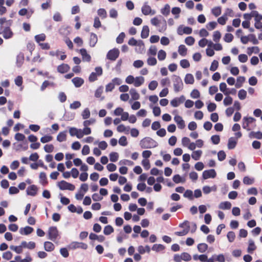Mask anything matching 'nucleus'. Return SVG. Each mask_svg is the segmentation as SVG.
<instances>
[{
	"label": "nucleus",
	"mask_w": 262,
	"mask_h": 262,
	"mask_svg": "<svg viewBox=\"0 0 262 262\" xmlns=\"http://www.w3.org/2000/svg\"><path fill=\"white\" fill-rule=\"evenodd\" d=\"M119 158V155L116 152H112L110 154V159L112 162H116Z\"/></svg>",
	"instance_id": "nucleus-49"
},
{
	"label": "nucleus",
	"mask_w": 262,
	"mask_h": 262,
	"mask_svg": "<svg viewBox=\"0 0 262 262\" xmlns=\"http://www.w3.org/2000/svg\"><path fill=\"white\" fill-rule=\"evenodd\" d=\"M13 35V33L9 28H6L3 32V37L6 39L11 38Z\"/></svg>",
	"instance_id": "nucleus-31"
},
{
	"label": "nucleus",
	"mask_w": 262,
	"mask_h": 262,
	"mask_svg": "<svg viewBox=\"0 0 262 262\" xmlns=\"http://www.w3.org/2000/svg\"><path fill=\"white\" fill-rule=\"evenodd\" d=\"M129 94L131 95L132 99L134 100H137L140 98L139 94L138 93L137 91L134 88H132L129 90Z\"/></svg>",
	"instance_id": "nucleus-21"
},
{
	"label": "nucleus",
	"mask_w": 262,
	"mask_h": 262,
	"mask_svg": "<svg viewBox=\"0 0 262 262\" xmlns=\"http://www.w3.org/2000/svg\"><path fill=\"white\" fill-rule=\"evenodd\" d=\"M185 100L184 96H181L178 98H175L170 101V104L173 107H178L180 104L182 103Z\"/></svg>",
	"instance_id": "nucleus-12"
},
{
	"label": "nucleus",
	"mask_w": 262,
	"mask_h": 262,
	"mask_svg": "<svg viewBox=\"0 0 262 262\" xmlns=\"http://www.w3.org/2000/svg\"><path fill=\"white\" fill-rule=\"evenodd\" d=\"M236 83L235 84V86L237 88H239L242 86L243 83L245 81V78L244 76H239L237 77L236 80Z\"/></svg>",
	"instance_id": "nucleus-43"
},
{
	"label": "nucleus",
	"mask_w": 262,
	"mask_h": 262,
	"mask_svg": "<svg viewBox=\"0 0 262 262\" xmlns=\"http://www.w3.org/2000/svg\"><path fill=\"white\" fill-rule=\"evenodd\" d=\"M166 53L163 50H160L158 53V58L159 60H163L165 59Z\"/></svg>",
	"instance_id": "nucleus-53"
},
{
	"label": "nucleus",
	"mask_w": 262,
	"mask_h": 262,
	"mask_svg": "<svg viewBox=\"0 0 262 262\" xmlns=\"http://www.w3.org/2000/svg\"><path fill=\"white\" fill-rule=\"evenodd\" d=\"M195 42L194 38L192 36L187 37L185 39V42L188 46H192Z\"/></svg>",
	"instance_id": "nucleus-59"
},
{
	"label": "nucleus",
	"mask_w": 262,
	"mask_h": 262,
	"mask_svg": "<svg viewBox=\"0 0 262 262\" xmlns=\"http://www.w3.org/2000/svg\"><path fill=\"white\" fill-rule=\"evenodd\" d=\"M216 186H213L212 187H210L208 186H205L203 187V192L205 194L209 193L211 191H216Z\"/></svg>",
	"instance_id": "nucleus-40"
},
{
	"label": "nucleus",
	"mask_w": 262,
	"mask_h": 262,
	"mask_svg": "<svg viewBox=\"0 0 262 262\" xmlns=\"http://www.w3.org/2000/svg\"><path fill=\"white\" fill-rule=\"evenodd\" d=\"M190 96L193 99H196L200 97V93L196 89H194L190 93Z\"/></svg>",
	"instance_id": "nucleus-56"
},
{
	"label": "nucleus",
	"mask_w": 262,
	"mask_h": 262,
	"mask_svg": "<svg viewBox=\"0 0 262 262\" xmlns=\"http://www.w3.org/2000/svg\"><path fill=\"white\" fill-rule=\"evenodd\" d=\"M39 178L40 179V183L42 185H45L48 183V181L47 180V176L44 172H41L40 173Z\"/></svg>",
	"instance_id": "nucleus-33"
},
{
	"label": "nucleus",
	"mask_w": 262,
	"mask_h": 262,
	"mask_svg": "<svg viewBox=\"0 0 262 262\" xmlns=\"http://www.w3.org/2000/svg\"><path fill=\"white\" fill-rule=\"evenodd\" d=\"M255 121V119L253 117H245L243 119L242 127L243 128L246 129L248 131L250 130L249 127V124L253 123Z\"/></svg>",
	"instance_id": "nucleus-4"
},
{
	"label": "nucleus",
	"mask_w": 262,
	"mask_h": 262,
	"mask_svg": "<svg viewBox=\"0 0 262 262\" xmlns=\"http://www.w3.org/2000/svg\"><path fill=\"white\" fill-rule=\"evenodd\" d=\"M44 248L47 251H52L54 249V245L51 242H46L44 243Z\"/></svg>",
	"instance_id": "nucleus-34"
},
{
	"label": "nucleus",
	"mask_w": 262,
	"mask_h": 262,
	"mask_svg": "<svg viewBox=\"0 0 262 262\" xmlns=\"http://www.w3.org/2000/svg\"><path fill=\"white\" fill-rule=\"evenodd\" d=\"M21 243V247L23 248H26L29 249H33L35 247V243L33 242L27 243L25 241H23Z\"/></svg>",
	"instance_id": "nucleus-25"
},
{
	"label": "nucleus",
	"mask_w": 262,
	"mask_h": 262,
	"mask_svg": "<svg viewBox=\"0 0 262 262\" xmlns=\"http://www.w3.org/2000/svg\"><path fill=\"white\" fill-rule=\"evenodd\" d=\"M91 115L90 111L88 108H85L82 112L81 116L83 119H87L90 118Z\"/></svg>",
	"instance_id": "nucleus-44"
},
{
	"label": "nucleus",
	"mask_w": 262,
	"mask_h": 262,
	"mask_svg": "<svg viewBox=\"0 0 262 262\" xmlns=\"http://www.w3.org/2000/svg\"><path fill=\"white\" fill-rule=\"evenodd\" d=\"M69 132L71 136H76L77 138L80 139V129L75 127H71L69 128Z\"/></svg>",
	"instance_id": "nucleus-13"
},
{
	"label": "nucleus",
	"mask_w": 262,
	"mask_h": 262,
	"mask_svg": "<svg viewBox=\"0 0 262 262\" xmlns=\"http://www.w3.org/2000/svg\"><path fill=\"white\" fill-rule=\"evenodd\" d=\"M72 81L76 88L81 86L84 83V80L80 77L74 78Z\"/></svg>",
	"instance_id": "nucleus-17"
},
{
	"label": "nucleus",
	"mask_w": 262,
	"mask_h": 262,
	"mask_svg": "<svg viewBox=\"0 0 262 262\" xmlns=\"http://www.w3.org/2000/svg\"><path fill=\"white\" fill-rule=\"evenodd\" d=\"M114 228L111 225H107L104 228L103 233L105 235H108L114 232Z\"/></svg>",
	"instance_id": "nucleus-45"
},
{
	"label": "nucleus",
	"mask_w": 262,
	"mask_h": 262,
	"mask_svg": "<svg viewBox=\"0 0 262 262\" xmlns=\"http://www.w3.org/2000/svg\"><path fill=\"white\" fill-rule=\"evenodd\" d=\"M170 6L168 4H166L164 7L161 10V13L165 16H167L170 13Z\"/></svg>",
	"instance_id": "nucleus-42"
},
{
	"label": "nucleus",
	"mask_w": 262,
	"mask_h": 262,
	"mask_svg": "<svg viewBox=\"0 0 262 262\" xmlns=\"http://www.w3.org/2000/svg\"><path fill=\"white\" fill-rule=\"evenodd\" d=\"M97 13L102 18H105L107 15L106 11L103 8L99 9L97 11Z\"/></svg>",
	"instance_id": "nucleus-60"
},
{
	"label": "nucleus",
	"mask_w": 262,
	"mask_h": 262,
	"mask_svg": "<svg viewBox=\"0 0 262 262\" xmlns=\"http://www.w3.org/2000/svg\"><path fill=\"white\" fill-rule=\"evenodd\" d=\"M221 38V34L219 31H215L213 34V40L215 42H218Z\"/></svg>",
	"instance_id": "nucleus-46"
},
{
	"label": "nucleus",
	"mask_w": 262,
	"mask_h": 262,
	"mask_svg": "<svg viewBox=\"0 0 262 262\" xmlns=\"http://www.w3.org/2000/svg\"><path fill=\"white\" fill-rule=\"evenodd\" d=\"M92 130L89 127H84L83 129H80V139L84 136L89 135L91 134Z\"/></svg>",
	"instance_id": "nucleus-19"
},
{
	"label": "nucleus",
	"mask_w": 262,
	"mask_h": 262,
	"mask_svg": "<svg viewBox=\"0 0 262 262\" xmlns=\"http://www.w3.org/2000/svg\"><path fill=\"white\" fill-rule=\"evenodd\" d=\"M178 52L180 55L185 56L187 54V49L184 45H181L178 48Z\"/></svg>",
	"instance_id": "nucleus-32"
},
{
	"label": "nucleus",
	"mask_w": 262,
	"mask_h": 262,
	"mask_svg": "<svg viewBox=\"0 0 262 262\" xmlns=\"http://www.w3.org/2000/svg\"><path fill=\"white\" fill-rule=\"evenodd\" d=\"M138 251L140 254H143L146 251L149 253L150 251V248L149 246H146L145 247L142 246H139L138 247Z\"/></svg>",
	"instance_id": "nucleus-38"
},
{
	"label": "nucleus",
	"mask_w": 262,
	"mask_h": 262,
	"mask_svg": "<svg viewBox=\"0 0 262 262\" xmlns=\"http://www.w3.org/2000/svg\"><path fill=\"white\" fill-rule=\"evenodd\" d=\"M238 60L242 63H245L247 61L248 57L246 54H241L238 56Z\"/></svg>",
	"instance_id": "nucleus-62"
},
{
	"label": "nucleus",
	"mask_w": 262,
	"mask_h": 262,
	"mask_svg": "<svg viewBox=\"0 0 262 262\" xmlns=\"http://www.w3.org/2000/svg\"><path fill=\"white\" fill-rule=\"evenodd\" d=\"M208 249V245L205 243L199 244L198 245V249L200 252L204 253Z\"/></svg>",
	"instance_id": "nucleus-41"
},
{
	"label": "nucleus",
	"mask_w": 262,
	"mask_h": 262,
	"mask_svg": "<svg viewBox=\"0 0 262 262\" xmlns=\"http://www.w3.org/2000/svg\"><path fill=\"white\" fill-rule=\"evenodd\" d=\"M129 129V127L125 126L123 124H120L117 127V132L119 133H124L125 134L128 133Z\"/></svg>",
	"instance_id": "nucleus-23"
},
{
	"label": "nucleus",
	"mask_w": 262,
	"mask_h": 262,
	"mask_svg": "<svg viewBox=\"0 0 262 262\" xmlns=\"http://www.w3.org/2000/svg\"><path fill=\"white\" fill-rule=\"evenodd\" d=\"M33 231V228L26 226L24 228H21L19 230V232L21 234L28 235L31 233Z\"/></svg>",
	"instance_id": "nucleus-18"
},
{
	"label": "nucleus",
	"mask_w": 262,
	"mask_h": 262,
	"mask_svg": "<svg viewBox=\"0 0 262 262\" xmlns=\"http://www.w3.org/2000/svg\"><path fill=\"white\" fill-rule=\"evenodd\" d=\"M174 121L176 122L178 125V127L182 129L185 127V121L183 119L182 117L178 115H177L174 116Z\"/></svg>",
	"instance_id": "nucleus-11"
},
{
	"label": "nucleus",
	"mask_w": 262,
	"mask_h": 262,
	"mask_svg": "<svg viewBox=\"0 0 262 262\" xmlns=\"http://www.w3.org/2000/svg\"><path fill=\"white\" fill-rule=\"evenodd\" d=\"M184 81L186 84H193L194 82L193 75L191 74H187L185 76Z\"/></svg>",
	"instance_id": "nucleus-35"
},
{
	"label": "nucleus",
	"mask_w": 262,
	"mask_h": 262,
	"mask_svg": "<svg viewBox=\"0 0 262 262\" xmlns=\"http://www.w3.org/2000/svg\"><path fill=\"white\" fill-rule=\"evenodd\" d=\"M96 143L98 144L99 148L102 150H105L108 146L107 143L104 141L97 142L95 143V144Z\"/></svg>",
	"instance_id": "nucleus-61"
},
{
	"label": "nucleus",
	"mask_w": 262,
	"mask_h": 262,
	"mask_svg": "<svg viewBox=\"0 0 262 262\" xmlns=\"http://www.w3.org/2000/svg\"><path fill=\"white\" fill-rule=\"evenodd\" d=\"M140 145L142 148H151L157 146L156 142L150 138H145L141 140Z\"/></svg>",
	"instance_id": "nucleus-2"
},
{
	"label": "nucleus",
	"mask_w": 262,
	"mask_h": 262,
	"mask_svg": "<svg viewBox=\"0 0 262 262\" xmlns=\"http://www.w3.org/2000/svg\"><path fill=\"white\" fill-rule=\"evenodd\" d=\"M125 81L128 84H133L135 87H139L143 84L145 79L141 76L135 77L129 75L126 77Z\"/></svg>",
	"instance_id": "nucleus-1"
},
{
	"label": "nucleus",
	"mask_w": 262,
	"mask_h": 262,
	"mask_svg": "<svg viewBox=\"0 0 262 262\" xmlns=\"http://www.w3.org/2000/svg\"><path fill=\"white\" fill-rule=\"evenodd\" d=\"M233 99L229 96H226L223 100V103L224 105L228 106L232 103Z\"/></svg>",
	"instance_id": "nucleus-54"
},
{
	"label": "nucleus",
	"mask_w": 262,
	"mask_h": 262,
	"mask_svg": "<svg viewBox=\"0 0 262 262\" xmlns=\"http://www.w3.org/2000/svg\"><path fill=\"white\" fill-rule=\"evenodd\" d=\"M53 139V137L51 136L46 135L40 138V142L42 143H46L50 142Z\"/></svg>",
	"instance_id": "nucleus-58"
},
{
	"label": "nucleus",
	"mask_w": 262,
	"mask_h": 262,
	"mask_svg": "<svg viewBox=\"0 0 262 262\" xmlns=\"http://www.w3.org/2000/svg\"><path fill=\"white\" fill-rule=\"evenodd\" d=\"M236 144V141L234 140L233 138H229V139L228 140V148L229 149L234 148L235 147Z\"/></svg>",
	"instance_id": "nucleus-55"
},
{
	"label": "nucleus",
	"mask_w": 262,
	"mask_h": 262,
	"mask_svg": "<svg viewBox=\"0 0 262 262\" xmlns=\"http://www.w3.org/2000/svg\"><path fill=\"white\" fill-rule=\"evenodd\" d=\"M70 68L67 64H62L57 68V71L60 73H64L68 72Z\"/></svg>",
	"instance_id": "nucleus-20"
},
{
	"label": "nucleus",
	"mask_w": 262,
	"mask_h": 262,
	"mask_svg": "<svg viewBox=\"0 0 262 262\" xmlns=\"http://www.w3.org/2000/svg\"><path fill=\"white\" fill-rule=\"evenodd\" d=\"M174 90L175 92H179L182 89L183 82L180 77L177 76H174Z\"/></svg>",
	"instance_id": "nucleus-6"
},
{
	"label": "nucleus",
	"mask_w": 262,
	"mask_h": 262,
	"mask_svg": "<svg viewBox=\"0 0 262 262\" xmlns=\"http://www.w3.org/2000/svg\"><path fill=\"white\" fill-rule=\"evenodd\" d=\"M98 40L96 34L92 33L90 36V44L92 47H94L97 43Z\"/></svg>",
	"instance_id": "nucleus-37"
},
{
	"label": "nucleus",
	"mask_w": 262,
	"mask_h": 262,
	"mask_svg": "<svg viewBox=\"0 0 262 262\" xmlns=\"http://www.w3.org/2000/svg\"><path fill=\"white\" fill-rule=\"evenodd\" d=\"M57 185L61 190H69L73 191L75 188L74 185L63 180L59 182Z\"/></svg>",
	"instance_id": "nucleus-3"
},
{
	"label": "nucleus",
	"mask_w": 262,
	"mask_h": 262,
	"mask_svg": "<svg viewBox=\"0 0 262 262\" xmlns=\"http://www.w3.org/2000/svg\"><path fill=\"white\" fill-rule=\"evenodd\" d=\"M158 83L156 80H152L148 84V88L151 91L155 90L158 86Z\"/></svg>",
	"instance_id": "nucleus-47"
},
{
	"label": "nucleus",
	"mask_w": 262,
	"mask_h": 262,
	"mask_svg": "<svg viewBox=\"0 0 262 262\" xmlns=\"http://www.w3.org/2000/svg\"><path fill=\"white\" fill-rule=\"evenodd\" d=\"M227 238L229 242H233L235 238V234L233 231H229L227 235Z\"/></svg>",
	"instance_id": "nucleus-63"
},
{
	"label": "nucleus",
	"mask_w": 262,
	"mask_h": 262,
	"mask_svg": "<svg viewBox=\"0 0 262 262\" xmlns=\"http://www.w3.org/2000/svg\"><path fill=\"white\" fill-rule=\"evenodd\" d=\"M95 72H92L89 77V80L91 82H93L97 79V77L98 76H100L102 74V70L101 67H96L95 68Z\"/></svg>",
	"instance_id": "nucleus-5"
},
{
	"label": "nucleus",
	"mask_w": 262,
	"mask_h": 262,
	"mask_svg": "<svg viewBox=\"0 0 262 262\" xmlns=\"http://www.w3.org/2000/svg\"><path fill=\"white\" fill-rule=\"evenodd\" d=\"M249 246L247 249V251L249 253H252L253 251L256 249V246L254 244V242L252 239H249L248 241Z\"/></svg>",
	"instance_id": "nucleus-36"
},
{
	"label": "nucleus",
	"mask_w": 262,
	"mask_h": 262,
	"mask_svg": "<svg viewBox=\"0 0 262 262\" xmlns=\"http://www.w3.org/2000/svg\"><path fill=\"white\" fill-rule=\"evenodd\" d=\"M216 26L217 23L215 21H211L207 24L206 28L209 30H212L216 28Z\"/></svg>",
	"instance_id": "nucleus-64"
},
{
	"label": "nucleus",
	"mask_w": 262,
	"mask_h": 262,
	"mask_svg": "<svg viewBox=\"0 0 262 262\" xmlns=\"http://www.w3.org/2000/svg\"><path fill=\"white\" fill-rule=\"evenodd\" d=\"M216 176V173L214 169H211L205 170L202 174L203 178L206 180L209 178H214Z\"/></svg>",
	"instance_id": "nucleus-7"
},
{
	"label": "nucleus",
	"mask_w": 262,
	"mask_h": 262,
	"mask_svg": "<svg viewBox=\"0 0 262 262\" xmlns=\"http://www.w3.org/2000/svg\"><path fill=\"white\" fill-rule=\"evenodd\" d=\"M164 246L161 244H155L152 247V250L156 252H159L164 249Z\"/></svg>",
	"instance_id": "nucleus-51"
},
{
	"label": "nucleus",
	"mask_w": 262,
	"mask_h": 262,
	"mask_svg": "<svg viewBox=\"0 0 262 262\" xmlns=\"http://www.w3.org/2000/svg\"><path fill=\"white\" fill-rule=\"evenodd\" d=\"M202 154V151L201 150L193 151L191 154V157L194 160L198 161L200 159Z\"/></svg>",
	"instance_id": "nucleus-29"
},
{
	"label": "nucleus",
	"mask_w": 262,
	"mask_h": 262,
	"mask_svg": "<svg viewBox=\"0 0 262 262\" xmlns=\"http://www.w3.org/2000/svg\"><path fill=\"white\" fill-rule=\"evenodd\" d=\"M172 180L176 183H184L186 181L185 177H182L179 174H176L173 177Z\"/></svg>",
	"instance_id": "nucleus-28"
},
{
	"label": "nucleus",
	"mask_w": 262,
	"mask_h": 262,
	"mask_svg": "<svg viewBox=\"0 0 262 262\" xmlns=\"http://www.w3.org/2000/svg\"><path fill=\"white\" fill-rule=\"evenodd\" d=\"M238 98L241 100H244L247 97V92L245 90H241L238 93Z\"/></svg>",
	"instance_id": "nucleus-52"
},
{
	"label": "nucleus",
	"mask_w": 262,
	"mask_h": 262,
	"mask_svg": "<svg viewBox=\"0 0 262 262\" xmlns=\"http://www.w3.org/2000/svg\"><path fill=\"white\" fill-rule=\"evenodd\" d=\"M89 238L92 240H97L100 242H102L105 240V237L103 235L98 236L93 233L90 234Z\"/></svg>",
	"instance_id": "nucleus-22"
},
{
	"label": "nucleus",
	"mask_w": 262,
	"mask_h": 262,
	"mask_svg": "<svg viewBox=\"0 0 262 262\" xmlns=\"http://www.w3.org/2000/svg\"><path fill=\"white\" fill-rule=\"evenodd\" d=\"M249 137L251 139H262V133L260 131L258 132H254L252 131L250 132L249 134Z\"/></svg>",
	"instance_id": "nucleus-15"
},
{
	"label": "nucleus",
	"mask_w": 262,
	"mask_h": 262,
	"mask_svg": "<svg viewBox=\"0 0 262 262\" xmlns=\"http://www.w3.org/2000/svg\"><path fill=\"white\" fill-rule=\"evenodd\" d=\"M37 188L34 185H31L27 189V194L32 195V196L35 195L37 193Z\"/></svg>",
	"instance_id": "nucleus-14"
},
{
	"label": "nucleus",
	"mask_w": 262,
	"mask_h": 262,
	"mask_svg": "<svg viewBox=\"0 0 262 262\" xmlns=\"http://www.w3.org/2000/svg\"><path fill=\"white\" fill-rule=\"evenodd\" d=\"M82 57V59L84 61L89 62L91 60V56L88 54L87 51L84 49H81L79 51Z\"/></svg>",
	"instance_id": "nucleus-16"
},
{
	"label": "nucleus",
	"mask_w": 262,
	"mask_h": 262,
	"mask_svg": "<svg viewBox=\"0 0 262 262\" xmlns=\"http://www.w3.org/2000/svg\"><path fill=\"white\" fill-rule=\"evenodd\" d=\"M231 207V204L228 201L222 202L220 203L219 208L221 209H230Z\"/></svg>",
	"instance_id": "nucleus-24"
},
{
	"label": "nucleus",
	"mask_w": 262,
	"mask_h": 262,
	"mask_svg": "<svg viewBox=\"0 0 262 262\" xmlns=\"http://www.w3.org/2000/svg\"><path fill=\"white\" fill-rule=\"evenodd\" d=\"M46 36L45 34H40L35 36V41L39 44L40 41H44L46 39Z\"/></svg>",
	"instance_id": "nucleus-48"
},
{
	"label": "nucleus",
	"mask_w": 262,
	"mask_h": 262,
	"mask_svg": "<svg viewBox=\"0 0 262 262\" xmlns=\"http://www.w3.org/2000/svg\"><path fill=\"white\" fill-rule=\"evenodd\" d=\"M67 140L66 131L60 132L57 136V140L60 142L65 141Z\"/></svg>",
	"instance_id": "nucleus-27"
},
{
	"label": "nucleus",
	"mask_w": 262,
	"mask_h": 262,
	"mask_svg": "<svg viewBox=\"0 0 262 262\" xmlns=\"http://www.w3.org/2000/svg\"><path fill=\"white\" fill-rule=\"evenodd\" d=\"M149 29L147 26H144L141 31V37L146 38L149 36Z\"/></svg>",
	"instance_id": "nucleus-26"
},
{
	"label": "nucleus",
	"mask_w": 262,
	"mask_h": 262,
	"mask_svg": "<svg viewBox=\"0 0 262 262\" xmlns=\"http://www.w3.org/2000/svg\"><path fill=\"white\" fill-rule=\"evenodd\" d=\"M48 234L49 238L52 241H54L58 235L57 228L55 227H50L49 229Z\"/></svg>",
	"instance_id": "nucleus-10"
},
{
	"label": "nucleus",
	"mask_w": 262,
	"mask_h": 262,
	"mask_svg": "<svg viewBox=\"0 0 262 262\" xmlns=\"http://www.w3.org/2000/svg\"><path fill=\"white\" fill-rule=\"evenodd\" d=\"M181 10V9L179 7H173L171 10V13L172 14L174 15L175 18H178L179 17V14L180 13Z\"/></svg>",
	"instance_id": "nucleus-50"
},
{
	"label": "nucleus",
	"mask_w": 262,
	"mask_h": 262,
	"mask_svg": "<svg viewBox=\"0 0 262 262\" xmlns=\"http://www.w3.org/2000/svg\"><path fill=\"white\" fill-rule=\"evenodd\" d=\"M74 247L75 248H81L85 250L88 248V245L83 243H74Z\"/></svg>",
	"instance_id": "nucleus-57"
},
{
	"label": "nucleus",
	"mask_w": 262,
	"mask_h": 262,
	"mask_svg": "<svg viewBox=\"0 0 262 262\" xmlns=\"http://www.w3.org/2000/svg\"><path fill=\"white\" fill-rule=\"evenodd\" d=\"M119 51L117 49H113L110 50L107 54V58L111 60H115L119 55Z\"/></svg>",
	"instance_id": "nucleus-8"
},
{
	"label": "nucleus",
	"mask_w": 262,
	"mask_h": 262,
	"mask_svg": "<svg viewBox=\"0 0 262 262\" xmlns=\"http://www.w3.org/2000/svg\"><path fill=\"white\" fill-rule=\"evenodd\" d=\"M259 51V49L258 47H249L247 48V54L249 55H251L253 53H258Z\"/></svg>",
	"instance_id": "nucleus-30"
},
{
	"label": "nucleus",
	"mask_w": 262,
	"mask_h": 262,
	"mask_svg": "<svg viewBox=\"0 0 262 262\" xmlns=\"http://www.w3.org/2000/svg\"><path fill=\"white\" fill-rule=\"evenodd\" d=\"M141 11L143 14H144L145 15H153L156 14V11L154 10H152L151 7L147 4H144L142 6L141 8Z\"/></svg>",
	"instance_id": "nucleus-9"
},
{
	"label": "nucleus",
	"mask_w": 262,
	"mask_h": 262,
	"mask_svg": "<svg viewBox=\"0 0 262 262\" xmlns=\"http://www.w3.org/2000/svg\"><path fill=\"white\" fill-rule=\"evenodd\" d=\"M211 12L215 17L219 16L222 12L221 8L219 6L215 7L211 9Z\"/></svg>",
	"instance_id": "nucleus-39"
}]
</instances>
